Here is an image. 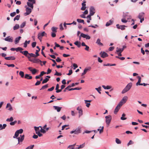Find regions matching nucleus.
I'll list each match as a JSON object with an SVG mask.
<instances>
[{
  "instance_id": "f257e3e1",
  "label": "nucleus",
  "mask_w": 149,
  "mask_h": 149,
  "mask_svg": "<svg viewBox=\"0 0 149 149\" xmlns=\"http://www.w3.org/2000/svg\"><path fill=\"white\" fill-rule=\"evenodd\" d=\"M132 85V84L131 82L128 84L125 88L121 92L122 93L124 94L127 92L131 88Z\"/></svg>"
},
{
  "instance_id": "f03ea898",
  "label": "nucleus",
  "mask_w": 149,
  "mask_h": 149,
  "mask_svg": "<svg viewBox=\"0 0 149 149\" xmlns=\"http://www.w3.org/2000/svg\"><path fill=\"white\" fill-rule=\"evenodd\" d=\"M20 52L22 54H23L26 57H27L28 59L30 58L31 57H32L33 53H29L27 51H21Z\"/></svg>"
},
{
  "instance_id": "7ed1b4c3",
  "label": "nucleus",
  "mask_w": 149,
  "mask_h": 149,
  "mask_svg": "<svg viewBox=\"0 0 149 149\" xmlns=\"http://www.w3.org/2000/svg\"><path fill=\"white\" fill-rule=\"evenodd\" d=\"M105 118L106 119V123L107 125V127H108L110 123L111 120V116L109 115L106 116Z\"/></svg>"
},
{
  "instance_id": "20e7f679",
  "label": "nucleus",
  "mask_w": 149,
  "mask_h": 149,
  "mask_svg": "<svg viewBox=\"0 0 149 149\" xmlns=\"http://www.w3.org/2000/svg\"><path fill=\"white\" fill-rule=\"evenodd\" d=\"M29 2H27V4L28 6L31 7L32 9L33 8V4L35 3V0H29Z\"/></svg>"
},
{
  "instance_id": "39448f33",
  "label": "nucleus",
  "mask_w": 149,
  "mask_h": 149,
  "mask_svg": "<svg viewBox=\"0 0 149 149\" xmlns=\"http://www.w3.org/2000/svg\"><path fill=\"white\" fill-rule=\"evenodd\" d=\"M81 132V128L80 127H78L77 128L73 131H71L70 132V133L71 134L74 133L75 134H77Z\"/></svg>"
},
{
  "instance_id": "423d86ee",
  "label": "nucleus",
  "mask_w": 149,
  "mask_h": 149,
  "mask_svg": "<svg viewBox=\"0 0 149 149\" xmlns=\"http://www.w3.org/2000/svg\"><path fill=\"white\" fill-rule=\"evenodd\" d=\"M127 99V96H125L123 98L121 101L118 104L122 106L123 104H125L126 102Z\"/></svg>"
},
{
  "instance_id": "0eeeda50",
  "label": "nucleus",
  "mask_w": 149,
  "mask_h": 149,
  "mask_svg": "<svg viewBox=\"0 0 149 149\" xmlns=\"http://www.w3.org/2000/svg\"><path fill=\"white\" fill-rule=\"evenodd\" d=\"M45 35H46L47 34L45 31H43L42 33H39L38 35V38L40 40V41H41L42 37L44 36Z\"/></svg>"
},
{
  "instance_id": "6e6552de",
  "label": "nucleus",
  "mask_w": 149,
  "mask_h": 149,
  "mask_svg": "<svg viewBox=\"0 0 149 149\" xmlns=\"http://www.w3.org/2000/svg\"><path fill=\"white\" fill-rule=\"evenodd\" d=\"M25 8H26V12L24 13V15L26 16L29 15L31 13V10L30 8L27 7V6H25Z\"/></svg>"
},
{
  "instance_id": "1a4fd4ad",
  "label": "nucleus",
  "mask_w": 149,
  "mask_h": 149,
  "mask_svg": "<svg viewBox=\"0 0 149 149\" xmlns=\"http://www.w3.org/2000/svg\"><path fill=\"white\" fill-rule=\"evenodd\" d=\"M121 106H122L119 104H118L114 111V113L115 114H116L117 113Z\"/></svg>"
},
{
  "instance_id": "9d476101",
  "label": "nucleus",
  "mask_w": 149,
  "mask_h": 149,
  "mask_svg": "<svg viewBox=\"0 0 149 149\" xmlns=\"http://www.w3.org/2000/svg\"><path fill=\"white\" fill-rule=\"evenodd\" d=\"M117 28L119 29H120L122 30H124L125 29V27H127V26L124 25H120L119 24H118L116 25Z\"/></svg>"
},
{
  "instance_id": "9b49d317",
  "label": "nucleus",
  "mask_w": 149,
  "mask_h": 149,
  "mask_svg": "<svg viewBox=\"0 0 149 149\" xmlns=\"http://www.w3.org/2000/svg\"><path fill=\"white\" fill-rule=\"evenodd\" d=\"M100 55L101 57L102 58H104L108 56L107 54L104 52H101L100 53Z\"/></svg>"
},
{
  "instance_id": "f8f14e48",
  "label": "nucleus",
  "mask_w": 149,
  "mask_h": 149,
  "mask_svg": "<svg viewBox=\"0 0 149 149\" xmlns=\"http://www.w3.org/2000/svg\"><path fill=\"white\" fill-rule=\"evenodd\" d=\"M95 9L93 7H91L90 8V15H93L95 13Z\"/></svg>"
},
{
  "instance_id": "ddd939ff",
  "label": "nucleus",
  "mask_w": 149,
  "mask_h": 149,
  "mask_svg": "<svg viewBox=\"0 0 149 149\" xmlns=\"http://www.w3.org/2000/svg\"><path fill=\"white\" fill-rule=\"evenodd\" d=\"M5 40L10 42H12L13 41V38L12 37H10V36H8L5 38Z\"/></svg>"
},
{
  "instance_id": "4468645a",
  "label": "nucleus",
  "mask_w": 149,
  "mask_h": 149,
  "mask_svg": "<svg viewBox=\"0 0 149 149\" xmlns=\"http://www.w3.org/2000/svg\"><path fill=\"white\" fill-rule=\"evenodd\" d=\"M86 2L85 1H83V2L82 3V7L81 8V10H85L86 7Z\"/></svg>"
},
{
  "instance_id": "2eb2a0df",
  "label": "nucleus",
  "mask_w": 149,
  "mask_h": 149,
  "mask_svg": "<svg viewBox=\"0 0 149 149\" xmlns=\"http://www.w3.org/2000/svg\"><path fill=\"white\" fill-rule=\"evenodd\" d=\"M91 69V67H89L88 68H86L84 69V72L82 73L81 76L85 74L88 71H90Z\"/></svg>"
},
{
  "instance_id": "dca6fc26",
  "label": "nucleus",
  "mask_w": 149,
  "mask_h": 149,
  "mask_svg": "<svg viewBox=\"0 0 149 149\" xmlns=\"http://www.w3.org/2000/svg\"><path fill=\"white\" fill-rule=\"evenodd\" d=\"M21 138H20V137H18L17 138V139H18V143H19L20 142H22L23 140L24 139V135H20V136Z\"/></svg>"
},
{
  "instance_id": "f3484780",
  "label": "nucleus",
  "mask_w": 149,
  "mask_h": 149,
  "mask_svg": "<svg viewBox=\"0 0 149 149\" xmlns=\"http://www.w3.org/2000/svg\"><path fill=\"white\" fill-rule=\"evenodd\" d=\"M137 78L138 79V82L136 84V85L138 86V85H142V83H141V78L140 76H138L137 77Z\"/></svg>"
},
{
  "instance_id": "a211bd4d",
  "label": "nucleus",
  "mask_w": 149,
  "mask_h": 149,
  "mask_svg": "<svg viewBox=\"0 0 149 149\" xmlns=\"http://www.w3.org/2000/svg\"><path fill=\"white\" fill-rule=\"evenodd\" d=\"M53 108L54 109L56 110L58 112H59L62 108V107L57 106H53Z\"/></svg>"
},
{
  "instance_id": "6ab92c4d",
  "label": "nucleus",
  "mask_w": 149,
  "mask_h": 149,
  "mask_svg": "<svg viewBox=\"0 0 149 149\" xmlns=\"http://www.w3.org/2000/svg\"><path fill=\"white\" fill-rule=\"evenodd\" d=\"M5 59L7 60H13L15 59V58L14 56H12L8 57H5Z\"/></svg>"
},
{
  "instance_id": "aec40b11",
  "label": "nucleus",
  "mask_w": 149,
  "mask_h": 149,
  "mask_svg": "<svg viewBox=\"0 0 149 149\" xmlns=\"http://www.w3.org/2000/svg\"><path fill=\"white\" fill-rule=\"evenodd\" d=\"M144 13L143 12L139 14L138 17L139 19L144 18Z\"/></svg>"
},
{
  "instance_id": "412c9836",
  "label": "nucleus",
  "mask_w": 149,
  "mask_h": 149,
  "mask_svg": "<svg viewBox=\"0 0 149 149\" xmlns=\"http://www.w3.org/2000/svg\"><path fill=\"white\" fill-rule=\"evenodd\" d=\"M24 78L28 79H31L32 78V77L29 74H26L24 76Z\"/></svg>"
},
{
  "instance_id": "4be33fe9",
  "label": "nucleus",
  "mask_w": 149,
  "mask_h": 149,
  "mask_svg": "<svg viewBox=\"0 0 149 149\" xmlns=\"http://www.w3.org/2000/svg\"><path fill=\"white\" fill-rule=\"evenodd\" d=\"M9 108L8 110L9 111H11L13 110L12 107L10 103H8L6 105V108Z\"/></svg>"
},
{
  "instance_id": "5701e85b",
  "label": "nucleus",
  "mask_w": 149,
  "mask_h": 149,
  "mask_svg": "<svg viewBox=\"0 0 149 149\" xmlns=\"http://www.w3.org/2000/svg\"><path fill=\"white\" fill-rule=\"evenodd\" d=\"M113 22V21L112 20H110L109 22H107L106 24V26H109L112 24Z\"/></svg>"
},
{
  "instance_id": "b1692460",
  "label": "nucleus",
  "mask_w": 149,
  "mask_h": 149,
  "mask_svg": "<svg viewBox=\"0 0 149 149\" xmlns=\"http://www.w3.org/2000/svg\"><path fill=\"white\" fill-rule=\"evenodd\" d=\"M21 38V37L19 36L17 38H15V44H17L19 42Z\"/></svg>"
},
{
  "instance_id": "393cba45",
  "label": "nucleus",
  "mask_w": 149,
  "mask_h": 149,
  "mask_svg": "<svg viewBox=\"0 0 149 149\" xmlns=\"http://www.w3.org/2000/svg\"><path fill=\"white\" fill-rule=\"evenodd\" d=\"M30 41L29 40L28 41H27V40H26L25 42L24 43V47H27V45L28 44H29L30 43Z\"/></svg>"
},
{
  "instance_id": "a878e982",
  "label": "nucleus",
  "mask_w": 149,
  "mask_h": 149,
  "mask_svg": "<svg viewBox=\"0 0 149 149\" xmlns=\"http://www.w3.org/2000/svg\"><path fill=\"white\" fill-rule=\"evenodd\" d=\"M96 43L99 45L102 46L103 44L100 42V39L98 38L96 42Z\"/></svg>"
},
{
  "instance_id": "bb28decb",
  "label": "nucleus",
  "mask_w": 149,
  "mask_h": 149,
  "mask_svg": "<svg viewBox=\"0 0 149 149\" xmlns=\"http://www.w3.org/2000/svg\"><path fill=\"white\" fill-rule=\"evenodd\" d=\"M74 44L77 45L78 47H80L81 46V43L80 42L77 41L74 42Z\"/></svg>"
},
{
  "instance_id": "cd10ccee",
  "label": "nucleus",
  "mask_w": 149,
  "mask_h": 149,
  "mask_svg": "<svg viewBox=\"0 0 149 149\" xmlns=\"http://www.w3.org/2000/svg\"><path fill=\"white\" fill-rule=\"evenodd\" d=\"M116 52L117 53L120 52L121 53L123 51V49L118 48V47L116 48Z\"/></svg>"
},
{
  "instance_id": "c85d7f7f",
  "label": "nucleus",
  "mask_w": 149,
  "mask_h": 149,
  "mask_svg": "<svg viewBox=\"0 0 149 149\" xmlns=\"http://www.w3.org/2000/svg\"><path fill=\"white\" fill-rule=\"evenodd\" d=\"M76 145V144H75L74 145H70L68 146V148H69L70 149H77V148H74V146Z\"/></svg>"
},
{
  "instance_id": "c756f323",
  "label": "nucleus",
  "mask_w": 149,
  "mask_h": 149,
  "mask_svg": "<svg viewBox=\"0 0 149 149\" xmlns=\"http://www.w3.org/2000/svg\"><path fill=\"white\" fill-rule=\"evenodd\" d=\"M42 62V61L40 60L38 58H36L35 63H40L41 64L40 65L41 66L42 65L41 64V63Z\"/></svg>"
},
{
  "instance_id": "7c9ffc66",
  "label": "nucleus",
  "mask_w": 149,
  "mask_h": 149,
  "mask_svg": "<svg viewBox=\"0 0 149 149\" xmlns=\"http://www.w3.org/2000/svg\"><path fill=\"white\" fill-rule=\"evenodd\" d=\"M79 113V117L83 115V111L81 108H80V110L78 112Z\"/></svg>"
},
{
  "instance_id": "2f4dec72",
  "label": "nucleus",
  "mask_w": 149,
  "mask_h": 149,
  "mask_svg": "<svg viewBox=\"0 0 149 149\" xmlns=\"http://www.w3.org/2000/svg\"><path fill=\"white\" fill-rule=\"evenodd\" d=\"M19 75L21 76V77L23 78L24 76V72L20 71L19 72Z\"/></svg>"
},
{
  "instance_id": "473e14b6",
  "label": "nucleus",
  "mask_w": 149,
  "mask_h": 149,
  "mask_svg": "<svg viewBox=\"0 0 149 149\" xmlns=\"http://www.w3.org/2000/svg\"><path fill=\"white\" fill-rule=\"evenodd\" d=\"M126 116L125 114L123 113L122 115V116L121 117L120 119L122 120H125L127 119L126 118L123 117H125Z\"/></svg>"
},
{
  "instance_id": "72a5a7b5",
  "label": "nucleus",
  "mask_w": 149,
  "mask_h": 149,
  "mask_svg": "<svg viewBox=\"0 0 149 149\" xmlns=\"http://www.w3.org/2000/svg\"><path fill=\"white\" fill-rule=\"evenodd\" d=\"M19 24H16L15 26L13 27V29L14 30H16L18 29L19 28Z\"/></svg>"
},
{
  "instance_id": "f704fd0d",
  "label": "nucleus",
  "mask_w": 149,
  "mask_h": 149,
  "mask_svg": "<svg viewBox=\"0 0 149 149\" xmlns=\"http://www.w3.org/2000/svg\"><path fill=\"white\" fill-rule=\"evenodd\" d=\"M23 50V49L20 47H18L17 48H16V52H18L19 51L20 52L21 51H22V50Z\"/></svg>"
},
{
  "instance_id": "c9c22d12",
  "label": "nucleus",
  "mask_w": 149,
  "mask_h": 149,
  "mask_svg": "<svg viewBox=\"0 0 149 149\" xmlns=\"http://www.w3.org/2000/svg\"><path fill=\"white\" fill-rule=\"evenodd\" d=\"M13 120V118L12 117H11L9 118H7L6 121L7 122H12Z\"/></svg>"
},
{
  "instance_id": "e433bc0d",
  "label": "nucleus",
  "mask_w": 149,
  "mask_h": 149,
  "mask_svg": "<svg viewBox=\"0 0 149 149\" xmlns=\"http://www.w3.org/2000/svg\"><path fill=\"white\" fill-rule=\"evenodd\" d=\"M104 130V127L102 126L101 127V129L100 130L99 129H97L98 131H99V133L100 134H101L103 132Z\"/></svg>"
},
{
  "instance_id": "4c0bfd02",
  "label": "nucleus",
  "mask_w": 149,
  "mask_h": 149,
  "mask_svg": "<svg viewBox=\"0 0 149 149\" xmlns=\"http://www.w3.org/2000/svg\"><path fill=\"white\" fill-rule=\"evenodd\" d=\"M77 21L79 23H82L84 24V21L83 19H77Z\"/></svg>"
},
{
  "instance_id": "58836bf2",
  "label": "nucleus",
  "mask_w": 149,
  "mask_h": 149,
  "mask_svg": "<svg viewBox=\"0 0 149 149\" xmlns=\"http://www.w3.org/2000/svg\"><path fill=\"white\" fill-rule=\"evenodd\" d=\"M37 70L36 69H33L31 71V72L33 74H34L37 72Z\"/></svg>"
},
{
  "instance_id": "ea45409f",
  "label": "nucleus",
  "mask_w": 149,
  "mask_h": 149,
  "mask_svg": "<svg viewBox=\"0 0 149 149\" xmlns=\"http://www.w3.org/2000/svg\"><path fill=\"white\" fill-rule=\"evenodd\" d=\"M57 29V28L55 27H53L51 29L52 31L56 32L57 31L56 29Z\"/></svg>"
},
{
  "instance_id": "a19ab883",
  "label": "nucleus",
  "mask_w": 149,
  "mask_h": 149,
  "mask_svg": "<svg viewBox=\"0 0 149 149\" xmlns=\"http://www.w3.org/2000/svg\"><path fill=\"white\" fill-rule=\"evenodd\" d=\"M95 89H96L98 92L100 93L101 94V93L100 92V91H101V87H99L98 88H95Z\"/></svg>"
},
{
  "instance_id": "79ce46f5",
  "label": "nucleus",
  "mask_w": 149,
  "mask_h": 149,
  "mask_svg": "<svg viewBox=\"0 0 149 149\" xmlns=\"http://www.w3.org/2000/svg\"><path fill=\"white\" fill-rule=\"evenodd\" d=\"M48 59L52 60L54 62V63L52 64V66H55L56 64L57 63H56L55 61L54 60L51 59V58H48Z\"/></svg>"
},
{
  "instance_id": "37998d69",
  "label": "nucleus",
  "mask_w": 149,
  "mask_h": 149,
  "mask_svg": "<svg viewBox=\"0 0 149 149\" xmlns=\"http://www.w3.org/2000/svg\"><path fill=\"white\" fill-rule=\"evenodd\" d=\"M20 17V16L19 15H17L14 18V20L15 21V20H19V18Z\"/></svg>"
},
{
  "instance_id": "c03bdc74",
  "label": "nucleus",
  "mask_w": 149,
  "mask_h": 149,
  "mask_svg": "<svg viewBox=\"0 0 149 149\" xmlns=\"http://www.w3.org/2000/svg\"><path fill=\"white\" fill-rule=\"evenodd\" d=\"M49 80V79L48 78H46L45 79H44L42 82V84H44L45 83L47 82Z\"/></svg>"
},
{
  "instance_id": "a18cd8bd",
  "label": "nucleus",
  "mask_w": 149,
  "mask_h": 149,
  "mask_svg": "<svg viewBox=\"0 0 149 149\" xmlns=\"http://www.w3.org/2000/svg\"><path fill=\"white\" fill-rule=\"evenodd\" d=\"M5 65H6L8 67H15V65L13 64H8L5 63L4 64Z\"/></svg>"
},
{
  "instance_id": "49530a36",
  "label": "nucleus",
  "mask_w": 149,
  "mask_h": 149,
  "mask_svg": "<svg viewBox=\"0 0 149 149\" xmlns=\"http://www.w3.org/2000/svg\"><path fill=\"white\" fill-rule=\"evenodd\" d=\"M36 58H32V59H31L30 58H29V59H29V61H31V62H33V63H35Z\"/></svg>"
},
{
  "instance_id": "de8ad7c7",
  "label": "nucleus",
  "mask_w": 149,
  "mask_h": 149,
  "mask_svg": "<svg viewBox=\"0 0 149 149\" xmlns=\"http://www.w3.org/2000/svg\"><path fill=\"white\" fill-rule=\"evenodd\" d=\"M85 146V143H83L82 145H80L79 147L78 148H77V149H79L80 148H83Z\"/></svg>"
},
{
  "instance_id": "09e8293b",
  "label": "nucleus",
  "mask_w": 149,
  "mask_h": 149,
  "mask_svg": "<svg viewBox=\"0 0 149 149\" xmlns=\"http://www.w3.org/2000/svg\"><path fill=\"white\" fill-rule=\"evenodd\" d=\"M39 127L41 128V129L40 130V131L42 133H45L46 132V131L44 130V129H43L41 126H39Z\"/></svg>"
},
{
  "instance_id": "8fccbe9b",
  "label": "nucleus",
  "mask_w": 149,
  "mask_h": 149,
  "mask_svg": "<svg viewBox=\"0 0 149 149\" xmlns=\"http://www.w3.org/2000/svg\"><path fill=\"white\" fill-rule=\"evenodd\" d=\"M19 134V133L17 131L15 132L14 136H13L14 138H17Z\"/></svg>"
},
{
  "instance_id": "3c124183",
  "label": "nucleus",
  "mask_w": 149,
  "mask_h": 149,
  "mask_svg": "<svg viewBox=\"0 0 149 149\" xmlns=\"http://www.w3.org/2000/svg\"><path fill=\"white\" fill-rule=\"evenodd\" d=\"M116 142L117 144H120L121 143V141L118 139L116 138Z\"/></svg>"
},
{
  "instance_id": "603ef678",
  "label": "nucleus",
  "mask_w": 149,
  "mask_h": 149,
  "mask_svg": "<svg viewBox=\"0 0 149 149\" xmlns=\"http://www.w3.org/2000/svg\"><path fill=\"white\" fill-rule=\"evenodd\" d=\"M48 87V85L46 84L45 85L43 86H42V88L40 89V90H42L47 88Z\"/></svg>"
},
{
  "instance_id": "864d4df0",
  "label": "nucleus",
  "mask_w": 149,
  "mask_h": 149,
  "mask_svg": "<svg viewBox=\"0 0 149 149\" xmlns=\"http://www.w3.org/2000/svg\"><path fill=\"white\" fill-rule=\"evenodd\" d=\"M34 146V145H31L27 147L26 149H33Z\"/></svg>"
},
{
  "instance_id": "5fc2aeb1",
  "label": "nucleus",
  "mask_w": 149,
  "mask_h": 149,
  "mask_svg": "<svg viewBox=\"0 0 149 149\" xmlns=\"http://www.w3.org/2000/svg\"><path fill=\"white\" fill-rule=\"evenodd\" d=\"M56 72L54 74L55 75H57V76H61V73L58 72L56 70H55Z\"/></svg>"
},
{
  "instance_id": "6e6d98bb",
  "label": "nucleus",
  "mask_w": 149,
  "mask_h": 149,
  "mask_svg": "<svg viewBox=\"0 0 149 149\" xmlns=\"http://www.w3.org/2000/svg\"><path fill=\"white\" fill-rule=\"evenodd\" d=\"M26 23L25 22H24L22 23V24L20 25V27L21 28H23L25 26Z\"/></svg>"
},
{
  "instance_id": "4d7b16f0",
  "label": "nucleus",
  "mask_w": 149,
  "mask_h": 149,
  "mask_svg": "<svg viewBox=\"0 0 149 149\" xmlns=\"http://www.w3.org/2000/svg\"><path fill=\"white\" fill-rule=\"evenodd\" d=\"M40 127H34V129H35V130L36 131V132H39V128Z\"/></svg>"
},
{
  "instance_id": "13d9d810",
  "label": "nucleus",
  "mask_w": 149,
  "mask_h": 149,
  "mask_svg": "<svg viewBox=\"0 0 149 149\" xmlns=\"http://www.w3.org/2000/svg\"><path fill=\"white\" fill-rule=\"evenodd\" d=\"M36 42H33L31 44V45L33 48L35 47L36 46Z\"/></svg>"
},
{
  "instance_id": "bf43d9fd",
  "label": "nucleus",
  "mask_w": 149,
  "mask_h": 149,
  "mask_svg": "<svg viewBox=\"0 0 149 149\" xmlns=\"http://www.w3.org/2000/svg\"><path fill=\"white\" fill-rule=\"evenodd\" d=\"M19 134H22L23 132V130L22 129H20V130H17Z\"/></svg>"
},
{
  "instance_id": "052dcab7",
  "label": "nucleus",
  "mask_w": 149,
  "mask_h": 149,
  "mask_svg": "<svg viewBox=\"0 0 149 149\" xmlns=\"http://www.w3.org/2000/svg\"><path fill=\"white\" fill-rule=\"evenodd\" d=\"M17 122L16 121H15L13 122H10V125H14Z\"/></svg>"
},
{
  "instance_id": "680f3d73",
  "label": "nucleus",
  "mask_w": 149,
  "mask_h": 149,
  "mask_svg": "<svg viewBox=\"0 0 149 149\" xmlns=\"http://www.w3.org/2000/svg\"><path fill=\"white\" fill-rule=\"evenodd\" d=\"M36 134H37L38 136L40 137L41 136H42V134L41 133L40 131L36 132Z\"/></svg>"
},
{
  "instance_id": "e2e57ef3",
  "label": "nucleus",
  "mask_w": 149,
  "mask_h": 149,
  "mask_svg": "<svg viewBox=\"0 0 149 149\" xmlns=\"http://www.w3.org/2000/svg\"><path fill=\"white\" fill-rule=\"evenodd\" d=\"M56 61L57 62H60L61 61V60L59 57H58L56 59Z\"/></svg>"
},
{
  "instance_id": "0e129e2a",
  "label": "nucleus",
  "mask_w": 149,
  "mask_h": 149,
  "mask_svg": "<svg viewBox=\"0 0 149 149\" xmlns=\"http://www.w3.org/2000/svg\"><path fill=\"white\" fill-rule=\"evenodd\" d=\"M86 35H86L84 33H81V34L80 36L82 37H83V38H86Z\"/></svg>"
},
{
  "instance_id": "69168bd1",
  "label": "nucleus",
  "mask_w": 149,
  "mask_h": 149,
  "mask_svg": "<svg viewBox=\"0 0 149 149\" xmlns=\"http://www.w3.org/2000/svg\"><path fill=\"white\" fill-rule=\"evenodd\" d=\"M54 86H52L51 88H49L48 89V91H52L54 89Z\"/></svg>"
},
{
  "instance_id": "338daca9",
  "label": "nucleus",
  "mask_w": 149,
  "mask_h": 149,
  "mask_svg": "<svg viewBox=\"0 0 149 149\" xmlns=\"http://www.w3.org/2000/svg\"><path fill=\"white\" fill-rule=\"evenodd\" d=\"M16 14V13L15 12H14L11 13L10 14V15L11 16L13 17Z\"/></svg>"
},
{
  "instance_id": "774afa93",
  "label": "nucleus",
  "mask_w": 149,
  "mask_h": 149,
  "mask_svg": "<svg viewBox=\"0 0 149 149\" xmlns=\"http://www.w3.org/2000/svg\"><path fill=\"white\" fill-rule=\"evenodd\" d=\"M133 142L132 140H130L129 142L127 143V145L128 146H129L130 145L133 144Z\"/></svg>"
}]
</instances>
